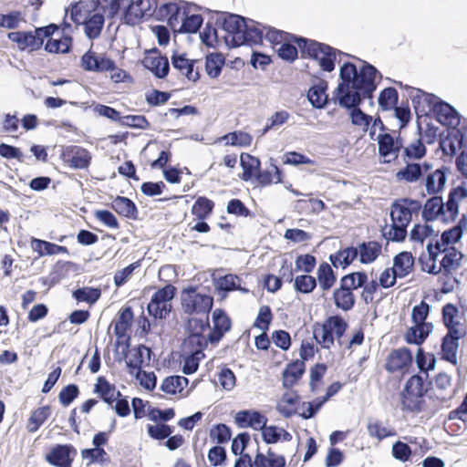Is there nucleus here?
<instances>
[{
    "label": "nucleus",
    "instance_id": "nucleus-53",
    "mask_svg": "<svg viewBox=\"0 0 467 467\" xmlns=\"http://www.w3.org/2000/svg\"><path fill=\"white\" fill-rule=\"evenodd\" d=\"M391 454L395 460L401 462H412V457L416 451H412L408 442L397 441L392 444Z\"/></svg>",
    "mask_w": 467,
    "mask_h": 467
},
{
    "label": "nucleus",
    "instance_id": "nucleus-37",
    "mask_svg": "<svg viewBox=\"0 0 467 467\" xmlns=\"http://www.w3.org/2000/svg\"><path fill=\"white\" fill-rule=\"evenodd\" d=\"M408 226L397 223L396 221H391V224L389 227L386 223L380 230L381 235L384 239H386L388 242H393V243H402L405 241L407 235H408Z\"/></svg>",
    "mask_w": 467,
    "mask_h": 467
},
{
    "label": "nucleus",
    "instance_id": "nucleus-2",
    "mask_svg": "<svg viewBox=\"0 0 467 467\" xmlns=\"http://www.w3.org/2000/svg\"><path fill=\"white\" fill-rule=\"evenodd\" d=\"M246 20L238 15L229 13L217 14L216 27H207L201 34V38L207 46L223 42L228 47L244 45V32Z\"/></svg>",
    "mask_w": 467,
    "mask_h": 467
},
{
    "label": "nucleus",
    "instance_id": "nucleus-4",
    "mask_svg": "<svg viewBox=\"0 0 467 467\" xmlns=\"http://www.w3.org/2000/svg\"><path fill=\"white\" fill-rule=\"evenodd\" d=\"M380 79L359 78L352 86L337 85L333 91L332 101L346 110L361 109L365 99H371Z\"/></svg>",
    "mask_w": 467,
    "mask_h": 467
},
{
    "label": "nucleus",
    "instance_id": "nucleus-19",
    "mask_svg": "<svg viewBox=\"0 0 467 467\" xmlns=\"http://www.w3.org/2000/svg\"><path fill=\"white\" fill-rule=\"evenodd\" d=\"M175 3H168L161 5L157 8L153 5L152 15L159 20H166L170 27L176 32L178 30L179 22L182 21V11Z\"/></svg>",
    "mask_w": 467,
    "mask_h": 467
},
{
    "label": "nucleus",
    "instance_id": "nucleus-14",
    "mask_svg": "<svg viewBox=\"0 0 467 467\" xmlns=\"http://www.w3.org/2000/svg\"><path fill=\"white\" fill-rule=\"evenodd\" d=\"M77 449L70 443L56 444L45 455V460L54 467H72Z\"/></svg>",
    "mask_w": 467,
    "mask_h": 467
},
{
    "label": "nucleus",
    "instance_id": "nucleus-46",
    "mask_svg": "<svg viewBox=\"0 0 467 467\" xmlns=\"http://www.w3.org/2000/svg\"><path fill=\"white\" fill-rule=\"evenodd\" d=\"M333 300L335 306L345 312L350 311L356 304L355 295L353 290L350 289H344L341 292L334 290Z\"/></svg>",
    "mask_w": 467,
    "mask_h": 467
},
{
    "label": "nucleus",
    "instance_id": "nucleus-47",
    "mask_svg": "<svg viewBox=\"0 0 467 467\" xmlns=\"http://www.w3.org/2000/svg\"><path fill=\"white\" fill-rule=\"evenodd\" d=\"M313 337L321 346L322 348L330 349L335 343V336L331 330L330 324L327 323V318L321 326L322 337L321 339L317 337V332L319 331V324L316 323L313 327Z\"/></svg>",
    "mask_w": 467,
    "mask_h": 467
},
{
    "label": "nucleus",
    "instance_id": "nucleus-9",
    "mask_svg": "<svg viewBox=\"0 0 467 467\" xmlns=\"http://www.w3.org/2000/svg\"><path fill=\"white\" fill-rule=\"evenodd\" d=\"M79 67L88 72H110V79L116 84L134 83L132 76L128 71L118 67L115 60H80Z\"/></svg>",
    "mask_w": 467,
    "mask_h": 467
},
{
    "label": "nucleus",
    "instance_id": "nucleus-40",
    "mask_svg": "<svg viewBox=\"0 0 467 467\" xmlns=\"http://www.w3.org/2000/svg\"><path fill=\"white\" fill-rule=\"evenodd\" d=\"M71 295L77 303L84 302L92 306L101 297V289L99 287L82 286L74 289Z\"/></svg>",
    "mask_w": 467,
    "mask_h": 467
},
{
    "label": "nucleus",
    "instance_id": "nucleus-20",
    "mask_svg": "<svg viewBox=\"0 0 467 467\" xmlns=\"http://www.w3.org/2000/svg\"><path fill=\"white\" fill-rule=\"evenodd\" d=\"M101 10L99 8L96 1L94 0H80L72 5L70 15L72 20L78 25H84L91 19V16L99 13Z\"/></svg>",
    "mask_w": 467,
    "mask_h": 467
},
{
    "label": "nucleus",
    "instance_id": "nucleus-18",
    "mask_svg": "<svg viewBox=\"0 0 467 467\" xmlns=\"http://www.w3.org/2000/svg\"><path fill=\"white\" fill-rule=\"evenodd\" d=\"M267 420V418L256 410H242L234 416V422L239 428H252L260 431Z\"/></svg>",
    "mask_w": 467,
    "mask_h": 467
},
{
    "label": "nucleus",
    "instance_id": "nucleus-52",
    "mask_svg": "<svg viewBox=\"0 0 467 467\" xmlns=\"http://www.w3.org/2000/svg\"><path fill=\"white\" fill-rule=\"evenodd\" d=\"M415 362L420 372L426 373L435 368L437 359L433 353L425 352L422 348H419L415 357Z\"/></svg>",
    "mask_w": 467,
    "mask_h": 467
},
{
    "label": "nucleus",
    "instance_id": "nucleus-51",
    "mask_svg": "<svg viewBox=\"0 0 467 467\" xmlns=\"http://www.w3.org/2000/svg\"><path fill=\"white\" fill-rule=\"evenodd\" d=\"M427 154V148L420 139H417L409 146L403 148L402 158L405 162L410 160H421Z\"/></svg>",
    "mask_w": 467,
    "mask_h": 467
},
{
    "label": "nucleus",
    "instance_id": "nucleus-34",
    "mask_svg": "<svg viewBox=\"0 0 467 467\" xmlns=\"http://www.w3.org/2000/svg\"><path fill=\"white\" fill-rule=\"evenodd\" d=\"M332 266L327 262H322L318 265L316 279L323 291L330 290L337 282V275Z\"/></svg>",
    "mask_w": 467,
    "mask_h": 467
},
{
    "label": "nucleus",
    "instance_id": "nucleus-38",
    "mask_svg": "<svg viewBox=\"0 0 467 467\" xmlns=\"http://www.w3.org/2000/svg\"><path fill=\"white\" fill-rule=\"evenodd\" d=\"M189 383V379L184 376L171 375L163 379L160 389L166 394L175 395L182 392Z\"/></svg>",
    "mask_w": 467,
    "mask_h": 467
},
{
    "label": "nucleus",
    "instance_id": "nucleus-62",
    "mask_svg": "<svg viewBox=\"0 0 467 467\" xmlns=\"http://www.w3.org/2000/svg\"><path fill=\"white\" fill-rule=\"evenodd\" d=\"M187 353L182 355L183 365L182 371L185 375H192L195 373L200 366L199 355H203V352H194V349H188Z\"/></svg>",
    "mask_w": 467,
    "mask_h": 467
},
{
    "label": "nucleus",
    "instance_id": "nucleus-35",
    "mask_svg": "<svg viewBox=\"0 0 467 467\" xmlns=\"http://www.w3.org/2000/svg\"><path fill=\"white\" fill-rule=\"evenodd\" d=\"M286 460L284 455L276 454L271 448L265 454L257 449L255 453V467H285Z\"/></svg>",
    "mask_w": 467,
    "mask_h": 467
},
{
    "label": "nucleus",
    "instance_id": "nucleus-55",
    "mask_svg": "<svg viewBox=\"0 0 467 467\" xmlns=\"http://www.w3.org/2000/svg\"><path fill=\"white\" fill-rule=\"evenodd\" d=\"M145 349L147 346L144 344H139L133 348L132 358L126 361V367L130 375H133L134 371L143 369Z\"/></svg>",
    "mask_w": 467,
    "mask_h": 467
},
{
    "label": "nucleus",
    "instance_id": "nucleus-21",
    "mask_svg": "<svg viewBox=\"0 0 467 467\" xmlns=\"http://www.w3.org/2000/svg\"><path fill=\"white\" fill-rule=\"evenodd\" d=\"M306 372V364L299 359L288 362L282 371V386L285 389H292L302 379Z\"/></svg>",
    "mask_w": 467,
    "mask_h": 467
},
{
    "label": "nucleus",
    "instance_id": "nucleus-15",
    "mask_svg": "<svg viewBox=\"0 0 467 467\" xmlns=\"http://www.w3.org/2000/svg\"><path fill=\"white\" fill-rule=\"evenodd\" d=\"M413 364V356L410 348L402 347L394 348L388 355L384 368L389 372L407 371Z\"/></svg>",
    "mask_w": 467,
    "mask_h": 467
},
{
    "label": "nucleus",
    "instance_id": "nucleus-22",
    "mask_svg": "<svg viewBox=\"0 0 467 467\" xmlns=\"http://www.w3.org/2000/svg\"><path fill=\"white\" fill-rule=\"evenodd\" d=\"M415 258L409 251H402L393 257V265L391 268L394 278H404L414 270Z\"/></svg>",
    "mask_w": 467,
    "mask_h": 467
},
{
    "label": "nucleus",
    "instance_id": "nucleus-29",
    "mask_svg": "<svg viewBox=\"0 0 467 467\" xmlns=\"http://www.w3.org/2000/svg\"><path fill=\"white\" fill-rule=\"evenodd\" d=\"M240 166L243 172L239 175V178L244 182H254V178L260 171L261 161L256 156L242 152L240 155Z\"/></svg>",
    "mask_w": 467,
    "mask_h": 467
},
{
    "label": "nucleus",
    "instance_id": "nucleus-1",
    "mask_svg": "<svg viewBox=\"0 0 467 467\" xmlns=\"http://www.w3.org/2000/svg\"><path fill=\"white\" fill-rule=\"evenodd\" d=\"M243 32L244 45L260 44L265 36V40L277 52L279 58H298V49L302 58H336L337 56H348L328 45L266 27L254 20L245 22Z\"/></svg>",
    "mask_w": 467,
    "mask_h": 467
},
{
    "label": "nucleus",
    "instance_id": "nucleus-56",
    "mask_svg": "<svg viewBox=\"0 0 467 467\" xmlns=\"http://www.w3.org/2000/svg\"><path fill=\"white\" fill-rule=\"evenodd\" d=\"M72 39L69 36L60 38H49L45 46V50L50 54H66L71 47Z\"/></svg>",
    "mask_w": 467,
    "mask_h": 467
},
{
    "label": "nucleus",
    "instance_id": "nucleus-57",
    "mask_svg": "<svg viewBox=\"0 0 467 467\" xmlns=\"http://www.w3.org/2000/svg\"><path fill=\"white\" fill-rule=\"evenodd\" d=\"M130 0H98L96 3L101 13L109 17L114 16L120 9L125 11Z\"/></svg>",
    "mask_w": 467,
    "mask_h": 467
},
{
    "label": "nucleus",
    "instance_id": "nucleus-49",
    "mask_svg": "<svg viewBox=\"0 0 467 467\" xmlns=\"http://www.w3.org/2000/svg\"><path fill=\"white\" fill-rule=\"evenodd\" d=\"M146 430L150 438L161 441L174 432L175 427L167 422H155V424H147Z\"/></svg>",
    "mask_w": 467,
    "mask_h": 467
},
{
    "label": "nucleus",
    "instance_id": "nucleus-41",
    "mask_svg": "<svg viewBox=\"0 0 467 467\" xmlns=\"http://www.w3.org/2000/svg\"><path fill=\"white\" fill-rule=\"evenodd\" d=\"M51 414V407L45 405L34 410L28 419L26 429L28 432L34 433L39 430L43 423L48 419Z\"/></svg>",
    "mask_w": 467,
    "mask_h": 467
},
{
    "label": "nucleus",
    "instance_id": "nucleus-36",
    "mask_svg": "<svg viewBox=\"0 0 467 467\" xmlns=\"http://www.w3.org/2000/svg\"><path fill=\"white\" fill-rule=\"evenodd\" d=\"M327 85L326 83H319L313 85L307 91V100L314 109H322L328 104V96L326 91Z\"/></svg>",
    "mask_w": 467,
    "mask_h": 467
},
{
    "label": "nucleus",
    "instance_id": "nucleus-32",
    "mask_svg": "<svg viewBox=\"0 0 467 467\" xmlns=\"http://www.w3.org/2000/svg\"><path fill=\"white\" fill-rule=\"evenodd\" d=\"M134 320L133 308L130 306H123L118 313V320L114 326L116 337L123 338L131 327Z\"/></svg>",
    "mask_w": 467,
    "mask_h": 467
},
{
    "label": "nucleus",
    "instance_id": "nucleus-13",
    "mask_svg": "<svg viewBox=\"0 0 467 467\" xmlns=\"http://www.w3.org/2000/svg\"><path fill=\"white\" fill-rule=\"evenodd\" d=\"M213 327L210 326L208 339L211 345H217L223 337L232 329L233 322L227 312L223 308H216L212 313Z\"/></svg>",
    "mask_w": 467,
    "mask_h": 467
},
{
    "label": "nucleus",
    "instance_id": "nucleus-28",
    "mask_svg": "<svg viewBox=\"0 0 467 467\" xmlns=\"http://www.w3.org/2000/svg\"><path fill=\"white\" fill-rule=\"evenodd\" d=\"M410 383H405L403 389L400 393L401 409L408 412H421L424 409L425 400H420L415 396V390L410 389Z\"/></svg>",
    "mask_w": 467,
    "mask_h": 467
},
{
    "label": "nucleus",
    "instance_id": "nucleus-48",
    "mask_svg": "<svg viewBox=\"0 0 467 467\" xmlns=\"http://www.w3.org/2000/svg\"><path fill=\"white\" fill-rule=\"evenodd\" d=\"M77 264L71 261H58L55 266L54 270L50 273L49 277H41L40 281L44 285H47L48 287H52L55 285L58 284L63 278L62 271L65 267H77Z\"/></svg>",
    "mask_w": 467,
    "mask_h": 467
},
{
    "label": "nucleus",
    "instance_id": "nucleus-59",
    "mask_svg": "<svg viewBox=\"0 0 467 467\" xmlns=\"http://www.w3.org/2000/svg\"><path fill=\"white\" fill-rule=\"evenodd\" d=\"M226 213L237 217H255V213L251 211L242 200L238 198H233L228 202L226 205Z\"/></svg>",
    "mask_w": 467,
    "mask_h": 467
},
{
    "label": "nucleus",
    "instance_id": "nucleus-23",
    "mask_svg": "<svg viewBox=\"0 0 467 467\" xmlns=\"http://www.w3.org/2000/svg\"><path fill=\"white\" fill-rule=\"evenodd\" d=\"M463 337H464L446 333L441 340V359L456 366L460 339Z\"/></svg>",
    "mask_w": 467,
    "mask_h": 467
},
{
    "label": "nucleus",
    "instance_id": "nucleus-24",
    "mask_svg": "<svg viewBox=\"0 0 467 467\" xmlns=\"http://www.w3.org/2000/svg\"><path fill=\"white\" fill-rule=\"evenodd\" d=\"M108 205L119 216L129 220H137L139 218L138 207L136 203L129 197L117 195Z\"/></svg>",
    "mask_w": 467,
    "mask_h": 467
},
{
    "label": "nucleus",
    "instance_id": "nucleus-25",
    "mask_svg": "<svg viewBox=\"0 0 467 467\" xmlns=\"http://www.w3.org/2000/svg\"><path fill=\"white\" fill-rule=\"evenodd\" d=\"M328 259L333 267L338 268L341 266L342 269H346L355 260H358V244L357 246L348 245L345 248H341L336 253L331 254Z\"/></svg>",
    "mask_w": 467,
    "mask_h": 467
},
{
    "label": "nucleus",
    "instance_id": "nucleus-44",
    "mask_svg": "<svg viewBox=\"0 0 467 467\" xmlns=\"http://www.w3.org/2000/svg\"><path fill=\"white\" fill-rule=\"evenodd\" d=\"M215 203L206 196H198L192 206L191 213L196 218H210Z\"/></svg>",
    "mask_w": 467,
    "mask_h": 467
},
{
    "label": "nucleus",
    "instance_id": "nucleus-11",
    "mask_svg": "<svg viewBox=\"0 0 467 467\" xmlns=\"http://www.w3.org/2000/svg\"><path fill=\"white\" fill-rule=\"evenodd\" d=\"M420 209L421 202L419 200L409 197L396 199L390 206V220L409 226L412 222V215L418 214Z\"/></svg>",
    "mask_w": 467,
    "mask_h": 467
},
{
    "label": "nucleus",
    "instance_id": "nucleus-5",
    "mask_svg": "<svg viewBox=\"0 0 467 467\" xmlns=\"http://www.w3.org/2000/svg\"><path fill=\"white\" fill-rule=\"evenodd\" d=\"M428 119H434L441 125L451 130L452 128H457L462 124V116L451 104L441 99L437 95H428Z\"/></svg>",
    "mask_w": 467,
    "mask_h": 467
},
{
    "label": "nucleus",
    "instance_id": "nucleus-50",
    "mask_svg": "<svg viewBox=\"0 0 467 467\" xmlns=\"http://www.w3.org/2000/svg\"><path fill=\"white\" fill-rule=\"evenodd\" d=\"M232 428L225 423H216L210 429L209 436L217 445L227 443L232 438Z\"/></svg>",
    "mask_w": 467,
    "mask_h": 467
},
{
    "label": "nucleus",
    "instance_id": "nucleus-7",
    "mask_svg": "<svg viewBox=\"0 0 467 467\" xmlns=\"http://www.w3.org/2000/svg\"><path fill=\"white\" fill-rule=\"evenodd\" d=\"M210 328L209 316L205 319L200 317H187L185 320L186 337L182 340V346L187 349H194V352H203L210 340L204 332Z\"/></svg>",
    "mask_w": 467,
    "mask_h": 467
},
{
    "label": "nucleus",
    "instance_id": "nucleus-8",
    "mask_svg": "<svg viewBox=\"0 0 467 467\" xmlns=\"http://www.w3.org/2000/svg\"><path fill=\"white\" fill-rule=\"evenodd\" d=\"M57 29V26L50 24L47 26L37 27L34 31H16L7 35L8 39L20 50H37L44 43L46 37L51 36Z\"/></svg>",
    "mask_w": 467,
    "mask_h": 467
},
{
    "label": "nucleus",
    "instance_id": "nucleus-60",
    "mask_svg": "<svg viewBox=\"0 0 467 467\" xmlns=\"http://www.w3.org/2000/svg\"><path fill=\"white\" fill-rule=\"evenodd\" d=\"M350 123L356 127H361L364 132L368 130L372 121V116L363 111L361 109L347 110Z\"/></svg>",
    "mask_w": 467,
    "mask_h": 467
},
{
    "label": "nucleus",
    "instance_id": "nucleus-31",
    "mask_svg": "<svg viewBox=\"0 0 467 467\" xmlns=\"http://www.w3.org/2000/svg\"><path fill=\"white\" fill-rule=\"evenodd\" d=\"M428 95H434L423 90V94L410 96L412 106L416 114V124L417 131L419 134L422 132V124L426 121L429 117V111H426L425 106H427Z\"/></svg>",
    "mask_w": 467,
    "mask_h": 467
},
{
    "label": "nucleus",
    "instance_id": "nucleus-64",
    "mask_svg": "<svg viewBox=\"0 0 467 467\" xmlns=\"http://www.w3.org/2000/svg\"><path fill=\"white\" fill-rule=\"evenodd\" d=\"M368 432L370 437L376 438L379 441H382L388 437L396 435V431L393 429H388L381 425V422L378 420H368L367 425Z\"/></svg>",
    "mask_w": 467,
    "mask_h": 467
},
{
    "label": "nucleus",
    "instance_id": "nucleus-6",
    "mask_svg": "<svg viewBox=\"0 0 467 467\" xmlns=\"http://www.w3.org/2000/svg\"><path fill=\"white\" fill-rule=\"evenodd\" d=\"M213 296L199 291L198 285H189L181 292V305L187 315L209 316L213 306Z\"/></svg>",
    "mask_w": 467,
    "mask_h": 467
},
{
    "label": "nucleus",
    "instance_id": "nucleus-39",
    "mask_svg": "<svg viewBox=\"0 0 467 467\" xmlns=\"http://www.w3.org/2000/svg\"><path fill=\"white\" fill-rule=\"evenodd\" d=\"M93 392L107 405L112 406V403H114L115 385L110 383L104 376L98 377Z\"/></svg>",
    "mask_w": 467,
    "mask_h": 467
},
{
    "label": "nucleus",
    "instance_id": "nucleus-27",
    "mask_svg": "<svg viewBox=\"0 0 467 467\" xmlns=\"http://www.w3.org/2000/svg\"><path fill=\"white\" fill-rule=\"evenodd\" d=\"M292 395L285 392L277 403L275 410L285 419H290L294 415L298 414V406L301 401V396L297 390H292Z\"/></svg>",
    "mask_w": 467,
    "mask_h": 467
},
{
    "label": "nucleus",
    "instance_id": "nucleus-26",
    "mask_svg": "<svg viewBox=\"0 0 467 467\" xmlns=\"http://www.w3.org/2000/svg\"><path fill=\"white\" fill-rule=\"evenodd\" d=\"M463 257L464 254L455 246L448 245L446 247L444 256L441 261L442 275L447 279L450 278L452 271L458 269L461 266Z\"/></svg>",
    "mask_w": 467,
    "mask_h": 467
},
{
    "label": "nucleus",
    "instance_id": "nucleus-54",
    "mask_svg": "<svg viewBox=\"0 0 467 467\" xmlns=\"http://www.w3.org/2000/svg\"><path fill=\"white\" fill-rule=\"evenodd\" d=\"M104 17L100 11L92 15L91 19L83 25L84 32L88 38L93 39L100 35L104 25Z\"/></svg>",
    "mask_w": 467,
    "mask_h": 467
},
{
    "label": "nucleus",
    "instance_id": "nucleus-45",
    "mask_svg": "<svg viewBox=\"0 0 467 467\" xmlns=\"http://www.w3.org/2000/svg\"><path fill=\"white\" fill-rule=\"evenodd\" d=\"M182 21L179 22L178 30L176 32L195 33L202 24V17L200 15H189L185 8L182 9Z\"/></svg>",
    "mask_w": 467,
    "mask_h": 467
},
{
    "label": "nucleus",
    "instance_id": "nucleus-12",
    "mask_svg": "<svg viewBox=\"0 0 467 467\" xmlns=\"http://www.w3.org/2000/svg\"><path fill=\"white\" fill-rule=\"evenodd\" d=\"M59 157L65 164L75 170L88 169L91 163L90 152L77 145L63 147Z\"/></svg>",
    "mask_w": 467,
    "mask_h": 467
},
{
    "label": "nucleus",
    "instance_id": "nucleus-30",
    "mask_svg": "<svg viewBox=\"0 0 467 467\" xmlns=\"http://www.w3.org/2000/svg\"><path fill=\"white\" fill-rule=\"evenodd\" d=\"M382 253V244L378 241L358 243V261L362 265L374 263Z\"/></svg>",
    "mask_w": 467,
    "mask_h": 467
},
{
    "label": "nucleus",
    "instance_id": "nucleus-3",
    "mask_svg": "<svg viewBox=\"0 0 467 467\" xmlns=\"http://www.w3.org/2000/svg\"><path fill=\"white\" fill-rule=\"evenodd\" d=\"M450 172L451 168L442 165L425 178L426 192L429 195H432L426 200L423 205L421 204V218L425 223L434 222L441 214L444 213L445 202L442 196L438 193L444 190Z\"/></svg>",
    "mask_w": 467,
    "mask_h": 467
},
{
    "label": "nucleus",
    "instance_id": "nucleus-10",
    "mask_svg": "<svg viewBox=\"0 0 467 467\" xmlns=\"http://www.w3.org/2000/svg\"><path fill=\"white\" fill-rule=\"evenodd\" d=\"M359 71L357 70V66L349 60H346L345 63L340 67L339 70V80L338 85L342 86H352L353 83L362 78H381V74L378 68L368 63L366 60Z\"/></svg>",
    "mask_w": 467,
    "mask_h": 467
},
{
    "label": "nucleus",
    "instance_id": "nucleus-58",
    "mask_svg": "<svg viewBox=\"0 0 467 467\" xmlns=\"http://www.w3.org/2000/svg\"><path fill=\"white\" fill-rule=\"evenodd\" d=\"M177 295V288L171 283L166 284L164 286L159 288L152 296L153 303L158 301L172 308L171 301Z\"/></svg>",
    "mask_w": 467,
    "mask_h": 467
},
{
    "label": "nucleus",
    "instance_id": "nucleus-33",
    "mask_svg": "<svg viewBox=\"0 0 467 467\" xmlns=\"http://www.w3.org/2000/svg\"><path fill=\"white\" fill-rule=\"evenodd\" d=\"M31 248L34 252L37 253L39 256L69 254L68 249L66 246L58 245L36 237L31 238Z\"/></svg>",
    "mask_w": 467,
    "mask_h": 467
},
{
    "label": "nucleus",
    "instance_id": "nucleus-63",
    "mask_svg": "<svg viewBox=\"0 0 467 467\" xmlns=\"http://www.w3.org/2000/svg\"><path fill=\"white\" fill-rule=\"evenodd\" d=\"M316 287L317 279L310 275L304 274L295 277L294 289L299 294H310Z\"/></svg>",
    "mask_w": 467,
    "mask_h": 467
},
{
    "label": "nucleus",
    "instance_id": "nucleus-17",
    "mask_svg": "<svg viewBox=\"0 0 467 467\" xmlns=\"http://www.w3.org/2000/svg\"><path fill=\"white\" fill-rule=\"evenodd\" d=\"M153 5V0H130L125 8L126 23L136 25L142 17L152 16Z\"/></svg>",
    "mask_w": 467,
    "mask_h": 467
},
{
    "label": "nucleus",
    "instance_id": "nucleus-42",
    "mask_svg": "<svg viewBox=\"0 0 467 467\" xmlns=\"http://www.w3.org/2000/svg\"><path fill=\"white\" fill-rule=\"evenodd\" d=\"M142 67L149 70L155 78L165 79L170 73V60H139Z\"/></svg>",
    "mask_w": 467,
    "mask_h": 467
},
{
    "label": "nucleus",
    "instance_id": "nucleus-61",
    "mask_svg": "<svg viewBox=\"0 0 467 467\" xmlns=\"http://www.w3.org/2000/svg\"><path fill=\"white\" fill-rule=\"evenodd\" d=\"M226 139H230V141L225 144L234 147H248L253 141V136L243 130H234L222 137V140Z\"/></svg>",
    "mask_w": 467,
    "mask_h": 467
},
{
    "label": "nucleus",
    "instance_id": "nucleus-16",
    "mask_svg": "<svg viewBox=\"0 0 467 467\" xmlns=\"http://www.w3.org/2000/svg\"><path fill=\"white\" fill-rule=\"evenodd\" d=\"M432 168L433 164L430 161H407L406 165L396 172V178L398 181H404L410 183L416 182L425 175L427 176Z\"/></svg>",
    "mask_w": 467,
    "mask_h": 467
},
{
    "label": "nucleus",
    "instance_id": "nucleus-43",
    "mask_svg": "<svg viewBox=\"0 0 467 467\" xmlns=\"http://www.w3.org/2000/svg\"><path fill=\"white\" fill-rule=\"evenodd\" d=\"M399 102V93L394 87L383 88L378 98V104L382 111H390Z\"/></svg>",
    "mask_w": 467,
    "mask_h": 467
}]
</instances>
